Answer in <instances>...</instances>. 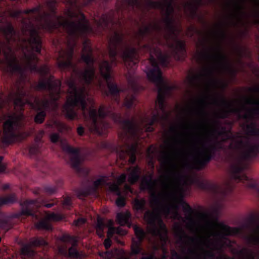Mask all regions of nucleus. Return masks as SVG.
Masks as SVG:
<instances>
[{
	"instance_id": "1",
	"label": "nucleus",
	"mask_w": 259,
	"mask_h": 259,
	"mask_svg": "<svg viewBox=\"0 0 259 259\" xmlns=\"http://www.w3.org/2000/svg\"><path fill=\"white\" fill-rule=\"evenodd\" d=\"M50 13H44V22L40 24L41 28L52 33L63 27L66 30L68 36L74 41V45L70 46L68 50L61 49L58 52V67L61 70H68L75 74L83 85L78 88L74 79H70L67 81L71 96L63 106L65 117L70 120L77 118V113L74 109L76 107L81 110L83 116L88 119L92 132L100 136H106L111 125L105 120V118L109 116L119 124L122 128V131L118 134L119 138L127 141L130 138L137 137L139 126L134 118L124 119L120 113L112 111L111 105H102L97 110L95 107V101L89 97V93L84 85H91L96 77L94 67L96 59L89 39L83 41L82 52L84 53L81 55V60L87 65V68L83 71L80 70L77 68V64L72 61L76 39L85 36L91 30L85 15L81 14V20L77 22L63 21L61 17L57 15L56 8L53 4H50Z\"/></svg>"
},
{
	"instance_id": "2",
	"label": "nucleus",
	"mask_w": 259,
	"mask_h": 259,
	"mask_svg": "<svg viewBox=\"0 0 259 259\" xmlns=\"http://www.w3.org/2000/svg\"><path fill=\"white\" fill-rule=\"evenodd\" d=\"M15 18L20 19L23 24L22 34L28 38H21L11 23L1 29L5 40L8 52H4L7 67L6 71L11 75L17 73L23 77L25 69L20 64L19 61L13 52L11 44L19 43L20 41L28 42L36 52H40L41 37L38 30L35 27L33 21H39L43 16L40 12V8L36 7L26 10H17L14 11L11 14Z\"/></svg>"
},
{
	"instance_id": "3",
	"label": "nucleus",
	"mask_w": 259,
	"mask_h": 259,
	"mask_svg": "<svg viewBox=\"0 0 259 259\" xmlns=\"http://www.w3.org/2000/svg\"><path fill=\"white\" fill-rule=\"evenodd\" d=\"M143 47L149 52L150 57L149 62L150 67H147L146 74L148 79L154 83L158 89L157 97L156 104L159 109L165 115H161L158 112L153 113L151 118L148 119V123L146 125V131L148 132H152L154 131L153 125L158 123H162L167 118V115L165 111V100L168 97L171 96L172 87L166 83L162 75V72L159 67L157 60L160 64L166 67L169 62V56L163 54L160 49L157 47H154L149 44H145Z\"/></svg>"
},
{
	"instance_id": "4",
	"label": "nucleus",
	"mask_w": 259,
	"mask_h": 259,
	"mask_svg": "<svg viewBox=\"0 0 259 259\" xmlns=\"http://www.w3.org/2000/svg\"><path fill=\"white\" fill-rule=\"evenodd\" d=\"M156 180L153 179V174L144 177L142 181L141 188L142 190H148L150 195L151 204L154 207L153 211L147 210L144 214V219L147 224L151 227V232L154 235H160L161 231H166V226L161 218L162 213L166 216L169 214L171 209L175 211L176 216L180 217L178 210L181 206L184 212L191 216L194 211L191 206L187 203L183 198H180L178 203L171 205L163 204L160 201V194H157L155 190Z\"/></svg>"
},
{
	"instance_id": "5",
	"label": "nucleus",
	"mask_w": 259,
	"mask_h": 259,
	"mask_svg": "<svg viewBox=\"0 0 259 259\" xmlns=\"http://www.w3.org/2000/svg\"><path fill=\"white\" fill-rule=\"evenodd\" d=\"M115 19V12L111 10L108 13L103 14L98 22L99 27L103 30L109 29L114 31L109 38L108 46L111 62L117 65V56L119 54L126 68L134 70L139 62L138 51L136 48L124 41V35L122 32L114 30V26L116 24Z\"/></svg>"
},
{
	"instance_id": "6",
	"label": "nucleus",
	"mask_w": 259,
	"mask_h": 259,
	"mask_svg": "<svg viewBox=\"0 0 259 259\" xmlns=\"http://www.w3.org/2000/svg\"><path fill=\"white\" fill-rule=\"evenodd\" d=\"M14 104L23 109L26 104L29 105L36 112L34 118L36 124L42 123L47 116V110L50 107V101L47 99H38L30 92H26L24 88H18L14 100Z\"/></svg>"
},
{
	"instance_id": "7",
	"label": "nucleus",
	"mask_w": 259,
	"mask_h": 259,
	"mask_svg": "<svg viewBox=\"0 0 259 259\" xmlns=\"http://www.w3.org/2000/svg\"><path fill=\"white\" fill-rule=\"evenodd\" d=\"M56 204L57 202L48 203L47 200L42 197L33 200H26L21 202V211L13 215V218H20L22 216H31L33 220H38L42 217L40 212L39 214H36L39 207L45 206L47 208H51ZM12 219V217H7L4 219H0V228L7 231L11 229L13 226Z\"/></svg>"
},
{
	"instance_id": "8",
	"label": "nucleus",
	"mask_w": 259,
	"mask_h": 259,
	"mask_svg": "<svg viewBox=\"0 0 259 259\" xmlns=\"http://www.w3.org/2000/svg\"><path fill=\"white\" fill-rule=\"evenodd\" d=\"M8 119L4 123L3 136L2 142L5 146H9L20 141L22 135L19 131V123L14 115H9Z\"/></svg>"
},
{
	"instance_id": "9",
	"label": "nucleus",
	"mask_w": 259,
	"mask_h": 259,
	"mask_svg": "<svg viewBox=\"0 0 259 259\" xmlns=\"http://www.w3.org/2000/svg\"><path fill=\"white\" fill-rule=\"evenodd\" d=\"M220 208V205H217L212 207L211 212L205 211L201 214L202 218L206 221L207 226L212 228L221 229L224 236L238 234L240 231L239 228H231L223 223L219 222L218 216Z\"/></svg>"
},
{
	"instance_id": "10",
	"label": "nucleus",
	"mask_w": 259,
	"mask_h": 259,
	"mask_svg": "<svg viewBox=\"0 0 259 259\" xmlns=\"http://www.w3.org/2000/svg\"><path fill=\"white\" fill-rule=\"evenodd\" d=\"M99 68L101 76L107 82L108 92L106 93V95H110L114 101L119 104L120 94L122 90L119 88L116 83L112 81L111 66L110 62L108 60H103L100 63Z\"/></svg>"
},
{
	"instance_id": "11",
	"label": "nucleus",
	"mask_w": 259,
	"mask_h": 259,
	"mask_svg": "<svg viewBox=\"0 0 259 259\" xmlns=\"http://www.w3.org/2000/svg\"><path fill=\"white\" fill-rule=\"evenodd\" d=\"M61 82L59 80H54L53 75L49 77H45L36 84L34 88L36 91H46L50 96L51 100L56 108L58 107L57 101L60 98Z\"/></svg>"
},
{
	"instance_id": "12",
	"label": "nucleus",
	"mask_w": 259,
	"mask_h": 259,
	"mask_svg": "<svg viewBox=\"0 0 259 259\" xmlns=\"http://www.w3.org/2000/svg\"><path fill=\"white\" fill-rule=\"evenodd\" d=\"M211 140L208 141V146L200 153V156L196 158L192 168L198 170L204 168L205 166L213 159L217 151L222 149V144L217 140L212 143Z\"/></svg>"
},
{
	"instance_id": "13",
	"label": "nucleus",
	"mask_w": 259,
	"mask_h": 259,
	"mask_svg": "<svg viewBox=\"0 0 259 259\" xmlns=\"http://www.w3.org/2000/svg\"><path fill=\"white\" fill-rule=\"evenodd\" d=\"M23 44L22 45L21 47L23 51H26L28 52H24V57L26 60L27 66L31 72H35L39 73L42 76H45L49 72V69L46 66L41 67H38L37 63L39 62V59L36 55L34 53H40V52H36L32 46L27 41L23 42ZM40 50L42 48V41H41Z\"/></svg>"
},
{
	"instance_id": "14",
	"label": "nucleus",
	"mask_w": 259,
	"mask_h": 259,
	"mask_svg": "<svg viewBox=\"0 0 259 259\" xmlns=\"http://www.w3.org/2000/svg\"><path fill=\"white\" fill-rule=\"evenodd\" d=\"M215 53L214 54H211L208 52H201L200 54V59L204 61L213 59L217 61L224 68L229 71L233 76H235L236 74V71L232 67L229 59L223 52L220 44L215 49Z\"/></svg>"
},
{
	"instance_id": "15",
	"label": "nucleus",
	"mask_w": 259,
	"mask_h": 259,
	"mask_svg": "<svg viewBox=\"0 0 259 259\" xmlns=\"http://www.w3.org/2000/svg\"><path fill=\"white\" fill-rule=\"evenodd\" d=\"M245 166L239 161L231 166V178L236 182H242L247 187L256 190L259 193V186L244 173Z\"/></svg>"
},
{
	"instance_id": "16",
	"label": "nucleus",
	"mask_w": 259,
	"mask_h": 259,
	"mask_svg": "<svg viewBox=\"0 0 259 259\" xmlns=\"http://www.w3.org/2000/svg\"><path fill=\"white\" fill-rule=\"evenodd\" d=\"M60 240L63 243L71 245L68 248L66 245L59 247V251L62 255L73 259H79L82 257L81 253L77 249L78 241L75 237L64 234L60 237Z\"/></svg>"
},
{
	"instance_id": "17",
	"label": "nucleus",
	"mask_w": 259,
	"mask_h": 259,
	"mask_svg": "<svg viewBox=\"0 0 259 259\" xmlns=\"http://www.w3.org/2000/svg\"><path fill=\"white\" fill-rule=\"evenodd\" d=\"M238 144L243 149L241 157L244 160H250L259 154V142L252 143L248 140H240Z\"/></svg>"
},
{
	"instance_id": "18",
	"label": "nucleus",
	"mask_w": 259,
	"mask_h": 259,
	"mask_svg": "<svg viewBox=\"0 0 259 259\" xmlns=\"http://www.w3.org/2000/svg\"><path fill=\"white\" fill-rule=\"evenodd\" d=\"M46 217L44 219L42 217L38 220H34V226L37 230L51 231L52 230V226L50 223V221L58 222L63 219L62 215L56 213L55 212L49 213L48 211H45Z\"/></svg>"
},
{
	"instance_id": "19",
	"label": "nucleus",
	"mask_w": 259,
	"mask_h": 259,
	"mask_svg": "<svg viewBox=\"0 0 259 259\" xmlns=\"http://www.w3.org/2000/svg\"><path fill=\"white\" fill-rule=\"evenodd\" d=\"M104 245L107 251L105 252H101L99 255L101 257L111 259L115 257L116 256L117 259H131V255L124 250H119L117 249L109 250L112 245V241L110 238H107L104 240Z\"/></svg>"
},
{
	"instance_id": "20",
	"label": "nucleus",
	"mask_w": 259,
	"mask_h": 259,
	"mask_svg": "<svg viewBox=\"0 0 259 259\" xmlns=\"http://www.w3.org/2000/svg\"><path fill=\"white\" fill-rule=\"evenodd\" d=\"M63 151L70 154L69 162L71 167L77 171H80V160L79 157V150L74 148L67 144H63L62 145Z\"/></svg>"
},
{
	"instance_id": "21",
	"label": "nucleus",
	"mask_w": 259,
	"mask_h": 259,
	"mask_svg": "<svg viewBox=\"0 0 259 259\" xmlns=\"http://www.w3.org/2000/svg\"><path fill=\"white\" fill-rule=\"evenodd\" d=\"M134 231L137 240H136L134 239L132 240L131 247V252L130 253L131 256L132 255H137L142 252L143 250L142 243L146 236L145 231L138 227H136Z\"/></svg>"
},
{
	"instance_id": "22",
	"label": "nucleus",
	"mask_w": 259,
	"mask_h": 259,
	"mask_svg": "<svg viewBox=\"0 0 259 259\" xmlns=\"http://www.w3.org/2000/svg\"><path fill=\"white\" fill-rule=\"evenodd\" d=\"M107 181L106 176H102L101 178L95 181L93 185L88 189H78L75 191L76 195L79 199H83L88 196L91 192L96 193L100 186L104 185Z\"/></svg>"
},
{
	"instance_id": "23",
	"label": "nucleus",
	"mask_w": 259,
	"mask_h": 259,
	"mask_svg": "<svg viewBox=\"0 0 259 259\" xmlns=\"http://www.w3.org/2000/svg\"><path fill=\"white\" fill-rule=\"evenodd\" d=\"M247 227L251 229L253 235L247 237L249 243L258 245H259V221L254 216H251L248 220Z\"/></svg>"
},
{
	"instance_id": "24",
	"label": "nucleus",
	"mask_w": 259,
	"mask_h": 259,
	"mask_svg": "<svg viewBox=\"0 0 259 259\" xmlns=\"http://www.w3.org/2000/svg\"><path fill=\"white\" fill-rule=\"evenodd\" d=\"M163 162L165 164H169L170 168L167 169V174L164 176L165 179L170 181L171 180H179L183 178V176L178 170L177 165L172 162L166 156H163Z\"/></svg>"
},
{
	"instance_id": "25",
	"label": "nucleus",
	"mask_w": 259,
	"mask_h": 259,
	"mask_svg": "<svg viewBox=\"0 0 259 259\" xmlns=\"http://www.w3.org/2000/svg\"><path fill=\"white\" fill-rule=\"evenodd\" d=\"M128 82L134 93L125 98L123 102V106L126 107L127 109H130L133 107L136 101V94L139 92L140 87L136 80L132 78H129Z\"/></svg>"
},
{
	"instance_id": "26",
	"label": "nucleus",
	"mask_w": 259,
	"mask_h": 259,
	"mask_svg": "<svg viewBox=\"0 0 259 259\" xmlns=\"http://www.w3.org/2000/svg\"><path fill=\"white\" fill-rule=\"evenodd\" d=\"M191 182L201 189L213 193H217L219 191V186L217 184L207 180H201L199 178L195 177L191 179Z\"/></svg>"
},
{
	"instance_id": "27",
	"label": "nucleus",
	"mask_w": 259,
	"mask_h": 259,
	"mask_svg": "<svg viewBox=\"0 0 259 259\" xmlns=\"http://www.w3.org/2000/svg\"><path fill=\"white\" fill-rule=\"evenodd\" d=\"M140 9L141 2L140 0H124L122 2L121 6L118 8L117 11L123 10L128 11H134L135 8Z\"/></svg>"
},
{
	"instance_id": "28",
	"label": "nucleus",
	"mask_w": 259,
	"mask_h": 259,
	"mask_svg": "<svg viewBox=\"0 0 259 259\" xmlns=\"http://www.w3.org/2000/svg\"><path fill=\"white\" fill-rule=\"evenodd\" d=\"M176 235L182 242H184L185 239L188 240L189 242L193 244L198 243L201 241L199 238L191 237L187 235L184 229L180 226H178L176 228Z\"/></svg>"
},
{
	"instance_id": "29",
	"label": "nucleus",
	"mask_w": 259,
	"mask_h": 259,
	"mask_svg": "<svg viewBox=\"0 0 259 259\" xmlns=\"http://www.w3.org/2000/svg\"><path fill=\"white\" fill-rule=\"evenodd\" d=\"M131 217V214L128 211L125 212H118L116 214V222L120 226H127L130 227L131 223L130 220Z\"/></svg>"
},
{
	"instance_id": "30",
	"label": "nucleus",
	"mask_w": 259,
	"mask_h": 259,
	"mask_svg": "<svg viewBox=\"0 0 259 259\" xmlns=\"http://www.w3.org/2000/svg\"><path fill=\"white\" fill-rule=\"evenodd\" d=\"M169 47L173 50L176 54L178 53L184 54L186 52L185 42L179 39L176 36L175 38V43L169 45Z\"/></svg>"
},
{
	"instance_id": "31",
	"label": "nucleus",
	"mask_w": 259,
	"mask_h": 259,
	"mask_svg": "<svg viewBox=\"0 0 259 259\" xmlns=\"http://www.w3.org/2000/svg\"><path fill=\"white\" fill-rule=\"evenodd\" d=\"M165 14L163 22L165 25L166 30L171 34H175L176 27L175 25V20L172 14Z\"/></svg>"
},
{
	"instance_id": "32",
	"label": "nucleus",
	"mask_w": 259,
	"mask_h": 259,
	"mask_svg": "<svg viewBox=\"0 0 259 259\" xmlns=\"http://www.w3.org/2000/svg\"><path fill=\"white\" fill-rule=\"evenodd\" d=\"M202 5V0H195V3L187 2L185 4V8L190 11L191 14L193 16H195L197 14V12L199 6Z\"/></svg>"
},
{
	"instance_id": "33",
	"label": "nucleus",
	"mask_w": 259,
	"mask_h": 259,
	"mask_svg": "<svg viewBox=\"0 0 259 259\" xmlns=\"http://www.w3.org/2000/svg\"><path fill=\"white\" fill-rule=\"evenodd\" d=\"M141 169L138 166L134 167L128 175V181L131 184H135L140 178Z\"/></svg>"
},
{
	"instance_id": "34",
	"label": "nucleus",
	"mask_w": 259,
	"mask_h": 259,
	"mask_svg": "<svg viewBox=\"0 0 259 259\" xmlns=\"http://www.w3.org/2000/svg\"><path fill=\"white\" fill-rule=\"evenodd\" d=\"M125 153L130 155V162L132 164L135 163L136 161V153L137 152V145L136 144H127Z\"/></svg>"
},
{
	"instance_id": "35",
	"label": "nucleus",
	"mask_w": 259,
	"mask_h": 259,
	"mask_svg": "<svg viewBox=\"0 0 259 259\" xmlns=\"http://www.w3.org/2000/svg\"><path fill=\"white\" fill-rule=\"evenodd\" d=\"M36 137L34 144L29 147V152L31 156H37L40 152L41 140Z\"/></svg>"
},
{
	"instance_id": "36",
	"label": "nucleus",
	"mask_w": 259,
	"mask_h": 259,
	"mask_svg": "<svg viewBox=\"0 0 259 259\" xmlns=\"http://www.w3.org/2000/svg\"><path fill=\"white\" fill-rule=\"evenodd\" d=\"M245 130L247 135L259 137V128L256 127L255 122H251L249 124H246L245 125Z\"/></svg>"
},
{
	"instance_id": "37",
	"label": "nucleus",
	"mask_w": 259,
	"mask_h": 259,
	"mask_svg": "<svg viewBox=\"0 0 259 259\" xmlns=\"http://www.w3.org/2000/svg\"><path fill=\"white\" fill-rule=\"evenodd\" d=\"M18 201V198L15 194H10L7 196L0 197V207L4 205L13 204Z\"/></svg>"
},
{
	"instance_id": "38",
	"label": "nucleus",
	"mask_w": 259,
	"mask_h": 259,
	"mask_svg": "<svg viewBox=\"0 0 259 259\" xmlns=\"http://www.w3.org/2000/svg\"><path fill=\"white\" fill-rule=\"evenodd\" d=\"M205 73L204 74H199L197 75H194L191 76L190 78V81L192 83H194L201 80L203 76H212L213 74V70L212 68H206L205 69Z\"/></svg>"
},
{
	"instance_id": "39",
	"label": "nucleus",
	"mask_w": 259,
	"mask_h": 259,
	"mask_svg": "<svg viewBox=\"0 0 259 259\" xmlns=\"http://www.w3.org/2000/svg\"><path fill=\"white\" fill-rule=\"evenodd\" d=\"M142 28L147 35H151L153 31H160L161 30V26L156 23L144 25Z\"/></svg>"
},
{
	"instance_id": "40",
	"label": "nucleus",
	"mask_w": 259,
	"mask_h": 259,
	"mask_svg": "<svg viewBox=\"0 0 259 259\" xmlns=\"http://www.w3.org/2000/svg\"><path fill=\"white\" fill-rule=\"evenodd\" d=\"M163 4L164 9L161 10L162 12H164V14L172 15L175 11L173 0H164Z\"/></svg>"
},
{
	"instance_id": "41",
	"label": "nucleus",
	"mask_w": 259,
	"mask_h": 259,
	"mask_svg": "<svg viewBox=\"0 0 259 259\" xmlns=\"http://www.w3.org/2000/svg\"><path fill=\"white\" fill-rule=\"evenodd\" d=\"M213 103L215 105L223 107L230 108L232 106V104L228 101L224 97L219 96L214 98Z\"/></svg>"
},
{
	"instance_id": "42",
	"label": "nucleus",
	"mask_w": 259,
	"mask_h": 259,
	"mask_svg": "<svg viewBox=\"0 0 259 259\" xmlns=\"http://www.w3.org/2000/svg\"><path fill=\"white\" fill-rule=\"evenodd\" d=\"M146 201L144 198L136 199L134 201V207L137 211L143 212L146 210Z\"/></svg>"
},
{
	"instance_id": "43",
	"label": "nucleus",
	"mask_w": 259,
	"mask_h": 259,
	"mask_svg": "<svg viewBox=\"0 0 259 259\" xmlns=\"http://www.w3.org/2000/svg\"><path fill=\"white\" fill-rule=\"evenodd\" d=\"M242 259H255V253L248 249L243 248L239 251Z\"/></svg>"
},
{
	"instance_id": "44",
	"label": "nucleus",
	"mask_w": 259,
	"mask_h": 259,
	"mask_svg": "<svg viewBox=\"0 0 259 259\" xmlns=\"http://www.w3.org/2000/svg\"><path fill=\"white\" fill-rule=\"evenodd\" d=\"M126 231L122 229L120 227L116 228L114 227H110L108 231V237H112L114 234H117L121 236H124L126 234Z\"/></svg>"
},
{
	"instance_id": "45",
	"label": "nucleus",
	"mask_w": 259,
	"mask_h": 259,
	"mask_svg": "<svg viewBox=\"0 0 259 259\" xmlns=\"http://www.w3.org/2000/svg\"><path fill=\"white\" fill-rule=\"evenodd\" d=\"M62 180H59L57 183V186L46 185L44 187V191L48 194H53L57 191V188L62 186Z\"/></svg>"
},
{
	"instance_id": "46",
	"label": "nucleus",
	"mask_w": 259,
	"mask_h": 259,
	"mask_svg": "<svg viewBox=\"0 0 259 259\" xmlns=\"http://www.w3.org/2000/svg\"><path fill=\"white\" fill-rule=\"evenodd\" d=\"M106 227V224L104 222L101 220H98L96 226V233L97 235L100 237H104V228Z\"/></svg>"
},
{
	"instance_id": "47",
	"label": "nucleus",
	"mask_w": 259,
	"mask_h": 259,
	"mask_svg": "<svg viewBox=\"0 0 259 259\" xmlns=\"http://www.w3.org/2000/svg\"><path fill=\"white\" fill-rule=\"evenodd\" d=\"M30 244L33 246H43L48 245L47 242L41 237L32 238L30 242Z\"/></svg>"
},
{
	"instance_id": "48",
	"label": "nucleus",
	"mask_w": 259,
	"mask_h": 259,
	"mask_svg": "<svg viewBox=\"0 0 259 259\" xmlns=\"http://www.w3.org/2000/svg\"><path fill=\"white\" fill-rule=\"evenodd\" d=\"M147 5L150 8L154 9L163 10L164 6L163 2L147 0Z\"/></svg>"
},
{
	"instance_id": "49",
	"label": "nucleus",
	"mask_w": 259,
	"mask_h": 259,
	"mask_svg": "<svg viewBox=\"0 0 259 259\" xmlns=\"http://www.w3.org/2000/svg\"><path fill=\"white\" fill-rule=\"evenodd\" d=\"M206 257L203 258H199L198 259H231L230 257L224 255H221L216 257L215 254L212 251H205Z\"/></svg>"
},
{
	"instance_id": "50",
	"label": "nucleus",
	"mask_w": 259,
	"mask_h": 259,
	"mask_svg": "<svg viewBox=\"0 0 259 259\" xmlns=\"http://www.w3.org/2000/svg\"><path fill=\"white\" fill-rule=\"evenodd\" d=\"M105 185L109 186V190L111 192L114 193L116 195H120L121 192L118 184L112 183L106 181V184Z\"/></svg>"
},
{
	"instance_id": "51",
	"label": "nucleus",
	"mask_w": 259,
	"mask_h": 259,
	"mask_svg": "<svg viewBox=\"0 0 259 259\" xmlns=\"http://www.w3.org/2000/svg\"><path fill=\"white\" fill-rule=\"evenodd\" d=\"M48 128H52L54 126H56L60 131L65 130L66 127V125L58 120H54L53 123H47L46 124Z\"/></svg>"
},
{
	"instance_id": "52",
	"label": "nucleus",
	"mask_w": 259,
	"mask_h": 259,
	"mask_svg": "<svg viewBox=\"0 0 259 259\" xmlns=\"http://www.w3.org/2000/svg\"><path fill=\"white\" fill-rule=\"evenodd\" d=\"M258 108L250 109L248 110V113L244 114L241 117L245 120H251L253 118V114L258 113Z\"/></svg>"
},
{
	"instance_id": "53",
	"label": "nucleus",
	"mask_w": 259,
	"mask_h": 259,
	"mask_svg": "<svg viewBox=\"0 0 259 259\" xmlns=\"http://www.w3.org/2000/svg\"><path fill=\"white\" fill-rule=\"evenodd\" d=\"M21 253L24 255L30 257L34 255V251L31 248L29 245H25L22 248Z\"/></svg>"
},
{
	"instance_id": "54",
	"label": "nucleus",
	"mask_w": 259,
	"mask_h": 259,
	"mask_svg": "<svg viewBox=\"0 0 259 259\" xmlns=\"http://www.w3.org/2000/svg\"><path fill=\"white\" fill-rule=\"evenodd\" d=\"M198 103L200 104L201 107H202L200 110V113L204 116H207V113L206 112L204 107L207 104V101L205 98H201L197 100Z\"/></svg>"
},
{
	"instance_id": "55",
	"label": "nucleus",
	"mask_w": 259,
	"mask_h": 259,
	"mask_svg": "<svg viewBox=\"0 0 259 259\" xmlns=\"http://www.w3.org/2000/svg\"><path fill=\"white\" fill-rule=\"evenodd\" d=\"M118 198L116 200V204L119 207H123L125 204V198L124 196L122 195V194L120 193V195H117Z\"/></svg>"
},
{
	"instance_id": "56",
	"label": "nucleus",
	"mask_w": 259,
	"mask_h": 259,
	"mask_svg": "<svg viewBox=\"0 0 259 259\" xmlns=\"http://www.w3.org/2000/svg\"><path fill=\"white\" fill-rule=\"evenodd\" d=\"M62 205L65 208L70 209L72 206L71 197L69 196L64 197L62 201Z\"/></svg>"
},
{
	"instance_id": "57",
	"label": "nucleus",
	"mask_w": 259,
	"mask_h": 259,
	"mask_svg": "<svg viewBox=\"0 0 259 259\" xmlns=\"http://www.w3.org/2000/svg\"><path fill=\"white\" fill-rule=\"evenodd\" d=\"M212 133L213 134H218L219 136L226 135V139H231L232 138V137H230V136L227 134L225 127H222V130L221 131L219 130L218 128H214L212 130Z\"/></svg>"
},
{
	"instance_id": "58",
	"label": "nucleus",
	"mask_w": 259,
	"mask_h": 259,
	"mask_svg": "<svg viewBox=\"0 0 259 259\" xmlns=\"http://www.w3.org/2000/svg\"><path fill=\"white\" fill-rule=\"evenodd\" d=\"M127 178L126 174L123 173L121 174L117 179L118 184L121 185L125 182Z\"/></svg>"
},
{
	"instance_id": "59",
	"label": "nucleus",
	"mask_w": 259,
	"mask_h": 259,
	"mask_svg": "<svg viewBox=\"0 0 259 259\" xmlns=\"http://www.w3.org/2000/svg\"><path fill=\"white\" fill-rule=\"evenodd\" d=\"M147 35L146 34L142 28L139 29L137 33V36L139 41H142Z\"/></svg>"
},
{
	"instance_id": "60",
	"label": "nucleus",
	"mask_w": 259,
	"mask_h": 259,
	"mask_svg": "<svg viewBox=\"0 0 259 259\" xmlns=\"http://www.w3.org/2000/svg\"><path fill=\"white\" fill-rule=\"evenodd\" d=\"M60 138L59 135L57 133L52 134L50 136V140L52 143H56Z\"/></svg>"
},
{
	"instance_id": "61",
	"label": "nucleus",
	"mask_w": 259,
	"mask_h": 259,
	"mask_svg": "<svg viewBox=\"0 0 259 259\" xmlns=\"http://www.w3.org/2000/svg\"><path fill=\"white\" fill-rule=\"evenodd\" d=\"M86 222V220L84 218H80L74 221V224L76 226H80V225H82L84 224H85Z\"/></svg>"
},
{
	"instance_id": "62",
	"label": "nucleus",
	"mask_w": 259,
	"mask_h": 259,
	"mask_svg": "<svg viewBox=\"0 0 259 259\" xmlns=\"http://www.w3.org/2000/svg\"><path fill=\"white\" fill-rule=\"evenodd\" d=\"M246 102L247 104L253 105L256 107L259 106V101L254 99H246Z\"/></svg>"
},
{
	"instance_id": "63",
	"label": "nucleus",
	"mask_w": 259,
	"mask_h": 259,
	"mask_svg": "<svg viewBox=\"0 0 259 259\" xmlns=\"http://www.w3.org/2000/svg\"><path fill=\"white\" fill-rule=\"evenodd\" d=\"M237 54L240 58V59L242 58L246 53V50H244L242 48L240 47H237Z\"/></svg>"
},
{
	"instance_id": "64",
	"label": "nucleus",
	"mask_w": 259,
	"mask_h": 259,
	"mask_svg": "<svg viewBox=\"0 0 259 259\" xmlns=\"http://www.w3.org/2000/svg\"><path fill=\"white\" fill-rule=\"evenodd\" d=\"M171 254L172 259H184V258L174 249L171 250Z\"/></svg>"
}]
</instances>
